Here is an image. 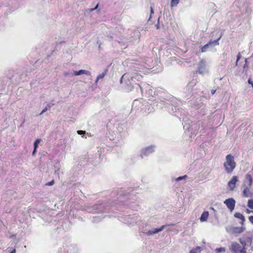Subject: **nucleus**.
Segmentation results:
<instances>
[{"label": "nucleus", "mask_w": 253, "mask_h": 253, "mask_svg": "<svg viewBox=\"0 0 253 253\" xmlns=\"http://www.w3.org/2000/svg\"><path fill=\"white\" fill-rule=\"evenodd\" d=\"M249 219L250 221L252 224H253V215H251V216H249Z\"/></svg>", "instance_id": "nucleus-41"}, {"label": "nucleus", "mask_w": 253, "mask_h": 253, "mask_svg": "<svg viewBox=\"0 0 253 253\" xmlns=\"http://www.w3.org/2000/svg\"><path fill=\"white\" fill-rule=\"evenodd\" d=\"M241 57V55L240 53H239L237 56V61L236 62V65H237L238 62L240 60Z\"/></svg>", "instance_id": "nucleus-37"}, {"label": "nucleus", "mask_w": 253, "mask_h": 253, "mask_svg": "<svg viewBox=\"0 0 253 253\" xmlns=\"http://www.w3.org/2000/svg\"><path fill=\"white\" fill-rule=\"evenodd\" d=\"M150 9H151V14H150V18L149 19V20H150V18L151 17L152 14L154 13V12H153V8H152V7H151Z\"/></svg>", "instance_id": "nucleus-45"}, {"label": "nucleus", "mask_w": 253, "mask_h": 253, "mask_svg": "<svg viewBox=\"0 0 253 253\" xmlns=\"http://www.w3.org/2000/svg\"><path fill=\"white\" fill-rule=\"evenodd\" d=\"M201 252V248L200 247H197L196 248L190 250L189 253H200Z\"/></svg>", "instance_id": "nucleus-25"}, {"label": "nucleus", "mask_w": 253, "mask_h": 253, "mask_svg": "<svg viewBox=\"0 0 253 253\" xmlns=\"http://www.w3.org/2000/svg\"><path fill=\"white\" fill-rule=\"evenodd\" d=\"M122 221L129 225L134 226L140 220L138 215H127L122 218Z\"/></svg>", "instance_id": "nucleus-6"}, {"label": "nucleus", "mask_w": 253, "mask_h": 253, "mask_svg": "<svg viewBox=\"0 0 253 253\" xmlns=\"http://www.w3.org/2000/svg\"><path fill=\"white\" fill-rule=\"evenodd\" d=\"M125 199L124 196L122 195V194H120V196L118 197V199H119V201L122 203L123 205H128V201H124Z\"/></svg>", "instance_id": "nucleus-24"}, {"label": "nucleus", "mask_w": 253, "mask_h": 253, "mask_svg": "<svg viewBox=\"0 0 253 253\" xmlns=\"http://www.w3.org/2000/svg\"><path fill=\"white\" fill-rule=\"evenodd\" d=\"M156 27L157 29H160V23H159V18L158 19V23L156 25Z\"/></svg>", "instance_id": "nucleus-43"}, {"label": "nucleus", "mask_w": 253, "mask_h": 253, "mask_svg": "<svg viewBox=\"0 0 253 253\" xmlns=\"http://www.w3.org/2000/svg\"><path fill=\"white\" fill-rule=\"evenodd\" d=\"M106 74V72L105 71V72H103L102 73L99 74L97 77V78H96V80L95 81V82L97 83L100 79H103L105 77Z\"/></svg>", "instance_id": "nucleus-27"}, {"label": "nucleus", "mask_w": 253, "mask_h": 253, "mask_svg": "<svg viewBox=\"0 0 253 253\" xmlns=\"http://www.w3.org/2000/svg\"><path fill=\"white\" fill-rule=\"evenodd\" d=\"M245 230V227H232L231 230L234 233H241Z\"/></svg>", "instance_id": "nucleus-18"}, {"label": "nucleus", "mask_w": 253, "mask_h": 253, "mask_svg": "<svg viewBox=\"0 0 253 253\" xmlns=\"http://www.w3.org/2000/svg\"><path fill=\"white\" fill-rule=\"evenodd\" d=\"M238 180V177L237 176H234L232 177L231 179L228 182V185L230 188V190H233L236 186V183Z\"/></svg>", "instance_id": "nucleus-14"}, {"label": "nucleus", "mask_w": 253, "mask_h": 253, "mask_svg": "<svg viewBox=\"0 0 253 253\" xmlns=\"http://www.w3.org/2000/svg\"><path fill=\"white\" fill-rule=\"evenodd\" d=\"M54 180H52L51 181L46 183L45 184V185H48V186H51V185H53L54 184Z\"/></svg>", "instance_id": "nucleus-38"}, {"label": "nucleus", "mask_w": 253, "mask_h": 253, "mask_svg": "<svg viewBox=\"0 0 253 253\" xmlns=\"http://www.w3.org/2000/svg\"><path fill=\"white\" fill-rule=\"evenodd\" d=\"M10 253H16V250L13 249Z\"/></svg>", "instance_id": "nucleus-47"}, {"label": "nucleus", "mask_w": 253, "mask_h": 253, "mask_svg": "<svg viewBox=\"0 0 253 253\" xmlns=\"http://www.w3.org/2000/svg\"><path fill=\"white\" fill-rule=\"evenodd\" d=\"M221 37V35L220 36V37L216 39V40L210 41L208 43L204 45L203 46H202L201 48V51L202 52H205L208 50H211L214 46L217 45L219 44V40L220 39Z\"/></svg>", "instance_id": "nucleus-7"}, {"label": "nucleus", "mask_w": 253, "mask_h": 253, "mask_svg": "<svg viewBox=\"0 0 253 253\" xmlns=\"http://www.w3.org/2000/svg\"><path fill=\"white\" fill-rule=\"evenodd\" d=\"M250 187H246L243 192V196L245 197H251L253 196V192L250 190Z\"/></svg>", "instance_id": "nucleus-15"}, {"label": "nucleus", "mask_w": 253, "mask_h": 253, "mask_svg": "<svg viewBox=\"0 0 253 253\" xmlns=\"http://www.w3.org/2000/svg\"><path fill=\"white\" fill-rule=\"evenodd\" d=\"M239 242L242 247H247V246H251L253 241L252 236H249L246 234L244 235L242 237L238 239Z\"/></svg>", "instance_id": "nucleus-9"}, {"label": "nucleus", "mask_w": 253, "mask_h": 253, "mask_svg": "<svg viewBox=\"0 0 253 253\" xmlns=\"http://www.w3.org/2000/svg\"><path fill=\"white\" fill-rule=\"evenodd\" d=\"M139 103V102L138 100H135L132 103V107H136Z\"/></svg>", "instance_id": "nucleus-35"}, {"label": "nucleus", "mask_w": 253, "mask_h": 253, "mask_svg": "<svg viewBox=\"0 0 253 253\" xmlns=\"http://www.w3.org/2000/svg\"><path fill=\"white\" fill-rule=\"evenodd\" d=\"M151 87L148 84H145L143 85V86H142L141 84H135L133 85L131 88L129 89V90H132L133 89H135L136 91L137 92H140L141 94L143 93L144 89L148 90L149 94H151L152 95V89H151Z\"/></svg>", "instance_id": "nucleus-8"}, {"label": "nucleus", "mask_w": 253, "mask_h": 253, "mask_svg": "<svg viewBox=\"0 0 253 253\" xmlns=\"http://www.w3.org/2000/svg\"><path fill=\"white\" fill-rule=\"evenodd\" d=\"M201 123L199 122L198 123L192 122L191 124L186 123V121H184V124L183 127L185 130L191 132V135H196L199 129Z\"/></svg>", "instance_id": "nucleus-5"}, {"label": "nucleus", "mask_w": 253, "mask_h": 253, "mask_svg": "<svg viewBox=\"0 0 253 253\" xmlns=\"http://www.w3.org/2000/svg\"><path fill=\"white\" fill-rule=\"evenodd\" d=\"M126 78H127L129 83L131 84L130 80L131 82L134 83L135 80L140 81L142 78V76L137 72H131L129 73H126L121 77L120 80L121 83L122 84L123 80H125Z\"/></svg>", "instance_id": "nucleus-4"}, {"label": "nucleus", "mask_w": 253, "mask_h": 253, "mask_svg": "<svg viewBox=\"0 0 253 253\" xmlns=\"http://www.w3.org/2000/svg\"><path fill=\"white\" fill-rule=\"evenodd\" d=\"M224 203L231 211H232L235 208L236 202L233 198H231L225 200Z\"/></svg>", "instance_id": "nucleus-12"}, {"label": "nucleus", "mask_w": 253, "mask_h": 253, "mask_svg": "<svg viewBox=\"0 0 253 253\" xmlns=\"http://www.w3.org/2000/svg\"><path fill=\"white\" fill-rule=\"evenodd\" d=\"M215 251L217 253L224 252L225 251V248H223V247H221V248H217V249H215Z\"/></svg>", "instance_id": "nucleus-33"}, {"label": "nucleus", "mask_w": 253, "mask_h": 253, "mask_svg": "<svg viewBox=\"0 0 253 253\" xmlns=\"http://www.w3.org/2000/svg\"><path fill=\"white\" fill-rule=\"evenodd\" d=\"M209 215V213L208 211H204L202 213L201 217H200V221L201 222H204V221H207V220L208 218Z\"/></svg>", "instance_id": "nucleus-21"}, {"label": "nucleus", "mask_w": 253, "mask_h": 253, "mask_svg": "<svg viewBox=\"0 0 253 253\" xmlns=\"http://www.w3.org/2000/svg\"><path fill=\"white\" fill-rule=\"evenodd\" d=\"M186 178H187V176L186 175H185L182 176H179V177L175 178V181H179L182 180L183 179H185Z\"/></svg>", "instance_id": "nucleus-32"}, {"label": "nucleus", "mask_w": 253, "mask_h": 253, "mask_svg": "<svg viewBox=\"0 0 253 253\" xmlns=\"http://www.w3.org/2000/svg\"><path fill=\"white\" fill-rule=\"evenodd\" d=\"M105 216H102V215H100V216H94L93 217V221L94 222H99L102 219H103V218H104Z\"/></svg>", "instance_id": "nucleus-26"}, {"label": "nucleus", "mask_w": 253, "mask_h": 253, "mask_svg": "<svg viewBox=\"0 0 253 253\" xmlns=\"http://www.w3.org/2000/svg\"><path fill=\"white\" fill-rule=\"evenodd\" d=\"M236 167L234 158L230 154L226 156V161L224 163V167L227 173H231Z\"/></svg>", "instance_id": "nucleus-3"}, {"label": "nucleus", "mask_w": 253, "mask_h": 253, "mask_svg": "<svg viewBox=\"0 0 253 253\" xmlns=\"http://www.w3.org/2000/svg\"><path fill=\"white\" fill-rule=\"evenodd\" d=\"M197 72L204 75L208 72L206 67V62L204 59H201L198 63V69Z\"/></svg>", "instance_id": "nucleus-11"}, {"label": "nucleus", "mask_w": 253, "mask_h": 253, "mask_svg": "<svg viewBox=\"0 0 253 253\" xmlns=\"http://www.w3.org/2000/svg\"><path fill=\"white\" fill-rule=\"evenodd\" d=\"M241 248L240 245L236 242H234L232 244L231 249L235 253H237Z\"/></svg>", "instance_id": "nucleus-17"}, {"label": "nucleus", "mask_w": 253, "mask_h": 253, "mask_svg": "<svg viewBox=\"0 0 253 253\" xmlns=\"http://www.w3.org/2000/svg\"><path fill=\"white\" fill-rule=\"evenodd\" d=\"M110 209V207L105 204H96L92 207H87L85 210L88 212H107Z\"/></svg>", "instance_id": "nucleus-2"}, {"label": "nucleus", "mask_w": 253, "mask_h": 253, "mask_svg": "<svg viewBox=\"0 0 253 253\" xmlns=\"http://www.w3.org/2000/svg\"><path fill=\"white\" fill-rule=\"evenodd\" d=\"M98 6H99V4L98 3L94 8L90 9L89 11L92 12V11L96 10L98 7Z\"/></svg>", "instance_id": "nucleus-39"}, {"label": "nucleus", "mask_w": 253, "mask_h": 253, "mask_svg": "<svg viewBox=\"0 0 253 253\" xmlns=\"http://www.w3.org/2000/svg\"><path fill=\"white\" fill-rule=\"evenodd\" d=\"M165 227V225H163V226H161L160 228H155L154 230H149L146 232H143V233L147 236H150V235L158 233L160 232H161L162 230H164Z\"/></svg>", "instance_id": "nucleus-13"}, {"label": "nucleus", "mask_w": 253, "mask_h": 253, "mask_svg": "<svg viewBox=\"0 0 253 253\" xmlns=\"http://www.w3.org/2000/svg\"><path fill=\"white\" fill-rule=\"evenodd\" d=\"M234 216L236 218H239L240 219H241V224H243V223L245 221V217L242 214H241L239 212H236L234 214Z\"/></svg>", "instance_id": "nucleus-22"}, {"label": "nucleus", "mask_w": 253, "mask_h": 253, "mask_svg": "<svg viewBox=\"0 0 253 253\" xmlns=\"http://www.w3.org/2000/svg\"><path fill=\"white\" fill-rule=\"evenodd\" d=\"M127 46V45H124L123 46H122V48H126V47Z\"/></svg>", "instance_id": "nucleus-50"}, {"label": "nucleus", "mask_w": 253, "mask_h": 253, "mask_svg": "<svg viewBox=\"0 0 253 253\" xmlns=\"http://www.w3.org/2000/svg\"><path fill=\"white\" fill-rule=\"evenodd\" d=\"M59 167H60V164L59 163H56V165H54V167L56 169L55 170V172L56 173L58 174V172L60 169Z\"/></svg>", "instance_id": "nucleus-31"}, {"label": "nucleus", "mask_w": 253, "mask_h": 253, "mask_svg": "<svg viewBox=\"0 0 253 253\" xmlns=\"http://www.w3.org/2000/svg\"><path fill=\"white\" fill-rule=\"evenodd\" d=\"M41 139H37L34 143V150H33V155L35 154L37 148L38 147L39 144L41 142Z\"/></svg>", "instance_id": "nucleus-23"}, {"label": "nucleus", "mask_w": 253, "mask_h": 253, "mask_svg": "<svg viewBox=\"0 0 253 253\" xmlns=\"http://www.w3.org/2000/svg\"><path fill=\"white\" fill-rule=\"evenodd\" d=\"M54 105V103H53V102H51L49 103H48L42 111V112L39 114V115H41L42 114L45 113L47 110H49L52 106H53Z\"/></svg>", "instance_id": "nucleus-20"}, {"label": "nucleus", "mask_w": 253, "mask_h": 253, "mask_svg": "<svg viewBox=\"0 0 253 253\" xmlns=\"http://www.w3.org/2000/svg\"><path fill=\"white\" fill-rule=\"evenodd\" d=\"M250 246H251V248L250 249L249 251L253 252V241H252V244Z\"/></svg>", "instance_id": "nucleus-44"}, {"label": "nucleus", "mask_w": 253, "mask_h": 253, "mask_svg": "<svg viewBox=\"0 0 253 253\" xmlns=\"http://www.w3.org/2000/svg\"><path fill=\"white\" fill-rule=\"evenodd\" d=\"M77 133L79 135H84L86 134V131L84 130H78Z\"/></svg>", "instance_id": "nucleus-36"}, {"label": "nucleus", "mask_w": 253, "mask_h": 253, "mask_svg": "<svg viewBox=\"0 0 253 253\" xmlns=\"http://www.w3.org/2000/svg\"><path fill=\"white\" fill-rule=\"evenodd\" d=\"M190 86H189V85H188V86L186 87V89H188V90L190 89Z\"/></svg>", "instance_id": "nucleus-49"}, {"label": "nucleus", "mask_w": 253, "mask_h": 253, "mask_svg": "<svg viewBox=\"0 0 253 253\" xmlns=\"http://www.w3.org/2000/svg\"><path fill=\"white\" fill-rule=\"evenodd\" d=\"M73 74L75 76H79L82 74H85L86 75L90 76L91 75V73L88 71L82 69L78 71H74Z\"/></svg>", "instance_id": "nucleus-16"}, {"label": "nucleus", "mask_w": 253, "mask_h": 253, "mask_svg": "<svg viewBox=\"0 0 253 253\" xmlns=\"http://www.w3.org/2000/svg\"><path fill=\"white\" fill-rule=\"evenodd\" d=\"M245 63L243 66L244 71H246L248 69V65L247 64V59H245Z\"/></svg>", "instance_id": "nucleus-34"}, {"label": "nucleus", "mask_w": 253, "mask_h": 253, "mask_svg": "<svg viewBox=\"0 0 253 253\" xmlns=\"http://www.w3.org/2000/svg\"><path fill=\"white\" fill-rule=\"evenodd\" d=\"M179 3V0H171V6H176Z\"/></svg>", "instance_id": "nucleus-29"}, {"label": "nucleus", "mask_w": 253, "mask_h": 253, "mask_svg": "<svg viewBox=\"0 0 253 253\" xmlns=\"http://www.w3.org/2000/svg\"><path fill=\"white\" fill-rule=\"evenodd\" d=\"M215 90H213V89H212V90L211 91V94H214V93H215Z\"/></svg>", "instance_id": "nucleus-48"}, {"label": "nucleus", "mask_w": 253, "mask_h": 253, "mask_svg": "<svg viewBox=\"0 0 253 253\" xmlns=\"http://www.w3.org/2000/svg\"><path fill=\"white\" fill-rule=\"evenodd\" d=\"M237 253H247V247H242Z\"/></svg>", "instance_id": "nucleus-30"}, {"label": "nucleus", "mask_w": 253, "mask_h": 253, "mask_svg": "<svg viewBox=\"0 0 253 253\" xmlns=\"http://www.w3.org/2000/svg\"><path fill=\"white\" fill-rule=\"evenodd\" d=\"M156 146L155 145H151L142 149L141 150L140 157L143 158L145 156H148L150 154L154 152Z\"/></svg>", "instance_id": "nucleus-10"}, {"label": "nucleus", "mask_w": 253, "mask_h": 253, "mask_svg": "<svg viewBox=\"0 0 253 253\" xmlns=\"http://www.w3.org/2000/svg\"><path fill=\"white\" fill-rule=\"evenodd\" d=\"M253 179L252 175L250 174H247L246 175L245 183H248L249 187H251L252 184Z\"/></svg>", "instance_id": "nucleus-19"}, {"label": "nucleus", "mask_w": 253, "mask_h": 253, "mask_svg": "<svg viewBox=\"0 0 253 253\" xmlns=\"http://www.w3.org/2000/svg\"><path fill=\"white\" fill-rule=\"evenodd\" d=\"M132 69L134 71H137V69H138V70H139L140 69V68L136 67H135V66H134V65L132 66Z\"/></svg>", "instance_id": "nucleus-42"}, {"label": "nucleus", "mask_w": 253, "mask_h": 253, "mask_svg": "<svg viewBox=\"0 0 253 253\" xmlns=\"http://www.w3.org/2000/svg\"><path fill=\"white\" fill-rule=\"evenodd\" d=\"M154 101V104H156V106L158 108H163L166 106L168 108L169 112L172 115H174L179 109L177 107V100L175 98H172L171 100H168L164 98H159L157 99L152 100Z\"/></svg>", "instance_id": "nucleus-1"}, {"label": "nucleus", "mask_w": 253, "mask_h": 253, "mask_svg": "<svg viewBox=\"0 0 253 253\" xmlns=\"http://www.w3.org/2000/svg\"><path fill=\"white\" fill-rule=\"evenodd\" d=\"M246 212L247 213H253V211H251V210H249L248 209H247L246 210Z\"/></svg>", "instance_id": "nucleus-46"}, {"label": "nucleus", "mask_w": 253, "mask_h": 253, "mask_svg": "<svg viewBox=\"0 0 253 253\" xmlns=\"http://www.w3.org/2000/svg\"><path fill=\"white\" fill-rule=\"evenodd\" d=\"M248 82L249 84H251L253 88V82L252 81L251 79H249L248 81Z\"/></svg>", "instance_id": "nucleus-40"}, {"label": "nucleus", "mask_w": 253, "mask_h": 253, "mask_svg": "<svg viewBox=\"0 0 253 253\" xmlns=\"http://www.w3.org/2000/svg\"><path fill=\"white\" fill-rule=\"evenodd\" d=\"M248 207L251 209H253V199H250L248 200Z\"/></svg>", "instance_id": "nucleus-28"}]
</instances>
